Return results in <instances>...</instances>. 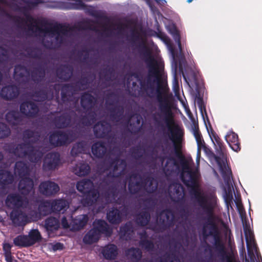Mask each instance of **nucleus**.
<instances>
[{
    "label": "nucleus",
    "mask_w": 262,
    "mask_h": 262,
    "mask_svg": "<svg viewBox=\"0 0 262 262\" xmlns=\"http://www.w3.org/2000/svg\"><path fill=\"white\" fill-rule=\"evenodd\" d=\"M142 58L147 66V75L146 78L138 79L140 90L143 93H146L148 97H151V94H152L155 90V84H157L158 86L157 98L159 102V108L161 113L165 116L163 120L166 124L168 129V132H166L164 129H163V139L162 144L159 146L161 148L163 155H156L152 157V159L155 161L159 160L162 165H163L165 160H167L165 167H167L171 161H173L174 165H177V163L175 159L170 155L167 156L170 146L169 140L173 144L176 155L179 156L181 154V150L184 132L179 125L174 124L173 119L168 117L171 113L172 96L166 95L162 97L159 92V89L162 83L164 66L161 64L154 57H142Z\"/></svg>",
    "instance_id": "1"
},
{
    "label": "nucleus",
    "mask_w": 262,
    "mask_h": 262,
    "mask_svg": "<svg viewBox=\"0 0 262 262\" xmlns=\"http://www.w3.org/2000/svg\"><path fill=\"white\" fill-rule=\"evenodd\" d=\"M13 2V5L18 7L16 4L20 3V1H23L26 6L21 7L18 9L20 11L25 17V19L20 17V23H16L15 20L12 19L18 27H20V24L23 21H25L29 24L27 25L28 29L32 32H39L44 33H49L52 35H56L55 39L59 41L60 43H62L63 37L60 33L63 35H66L68 32V27L61 24H53L50 23L46 18H35L33 17L30 13L29 11L36 7L39 4L44 3V0H10ZM2 3L6 4V0H0ZM17 17L16 16H15ZM19 17V16H18ZM9 20H12L7 18Z\"/></svg>",
    "instance_id": "2"
},
{
    "label": "nucleus",
    "mask_w": 262,
    "mask_h": 262,
    "mask_svg": "<svg viewBox=\"0 0 262 262\" xmlns=\"http://www.w3.org/2000/svg\"><path fill=\"white\" fill-rule=\"evenodd\" d=\"M206 228L207 226L205 225L203 227L202 235L203 239L206 240L209 236H211L213 237L214 239L213 247L207 242L205 243L206 246L205 247L204 252H208L209 253V257L208 261H209L213 259L214 254L212 252V249L213 248L217 252V257L220 258L222 262H232L231 257L227 253L225 245L220 236L219 228L207 232Z\"/></svg>",
    "instance_id": "3"
},
{
    "label": "nucleus",
    "mask_w": 262,
    "mask_h": 262,
    "mask_svg": "<svg viewBox=\"0 0 262 262\" xmlns=\"http://www.w3.org/2000/svg\"><path fill=\"white\" fill-rule=\"evenodd\" d=\"M157 187L156 181L147 172L141 175L139 172H133L129 174L128 188L132 194H135L142 189L152 193L157 190Z\"/></svg>",
    "instance_id": "4"
},
{
    "label": "nucleus",
    "mask_w": 262,
    "mask_h": 262,
    "mask_svg": "<svg viewBox=\"0 0 262 262\" xmlns=\"http://www.w3.org/2000/svg\"><path fill=\"white\" fill-rule=\"evenodd\" d=\"M5 203L8 207L13 209L10 214L13 224L15 226L25 225L28 222V215L20 208L25 209L28 207V198H6Z\"/></svg>",
    "instance_id": "5"
},
{
    "label": "nucleus",
    "mask_w": 262,
    "mask_h": 262,
    "mask_svg": "<svg viewBox=\"0 0 262 262\" xmlns=\"http://www.w3.org/2000/svg\"><path fill=\"white\" fill-rule=\"evenodd\" d=\"M214 157L219 166L220 170L225 182V185L223 187L224 193L223 196H241L240 193L237 190L235 191L232 184V174L231 169L228 166H226L224 162H221V159L219 157L215 155H214Z\"/></svg>",
    "instance_id": "6"
},
{
    "label": "nucleus",
    "mask_w": 262,
    "mask_h": 262,
    "mask_svg": "<svg viewBox=\"0 0 262 262\" xmlns=\"http://www.w3.org/2000/svg\"><path fill=\"white\" fill-rule=\"evenodd\" d=\"M182 170L180 174L182 182L187 187L193 190L199 187L198 179L199 173L198 169H192L185 161L182 162Z\"/></svg>",
    "instance_id": "7"
},
{
    "label": "nucleus",
    "mask_w": 262,
    "mask_h": 262,
    "mask_svg": "<svg viewBox=\"0 0 262 262\" xmlns=\"http://www.w3.org/2000/svg\"><path fill=\"white\" fill-rule=\"evenodd\" d=\"M145 206L143 209L136 215V224L141 227L146 226L150 221V212L152 211L156 206L154 198H144Z\"/></svg>",
    "instance_id": "8"
},
{
    "label": "nucleus",
    "mask_w": 262,
    "mask_h": 262,
    "mask_svg": "<svg viewBox=\"0 0 262 262\" xmlns=\"http://www.w3.org/2000/svg\"><path fill=\"white\" fill-rule=\"evenodd\" d=\"M72 131L55 130L49 137L50 144L53 146L61 147L68 145L73 141Z\"/></svg>",
    "instance_id": "9"
},
{
    "label": "nucleus",
    "mask_w": 262,
    "mask_h": 262,
    "mask_svg": "<svg viewBox=\"0 0 262 262\" xmlns=\"http://www.w3.org/2000/svg\"><path fill=\"white\" fill-rule=\"evenodd\" d=\"M93 131L97 138L106 139L111 142L115 138L112 131L111 125L105 120L100 121L95 124Z\"/></svg>",
    "instance_id": "10"
},
{
    "label": "nucleus",
    "mask_w": 262,
    "mask_h": 262,
    "mask_svg": "<svg viewBox=\"0 0 262 262\" xmlns=\"http://www.w3.org/2000/svg\"><path fill=\"white\" fill-rule=\"evenodd\" d=\"M53 213L51 202L49 201H41L39 202L37 210H32L29 212L28 216L31 221L36 222L42 217Z\"/></svg>",
    "instance_id": "11"
},
{
    "label": "nucleus",
    "mask_w": 262,
    "mask_h": 262,
    "mask_svg": "<svg viewBox=\"0 0 262 262\" xmlns=\"http://www.w3.org/2000/svg\"><path fill=\"white\" fill-rule=\"evenodd\" d=\"M60 163V155L57 152H50L46 155L42 161V170L45 172L57 169Z\"/></svg>",
    "instance_id": "12"
},
{
    "label": "nucleus",
    "mask_w": 262,
    "mask_h": 262,
    "mask_svg": "<svg viewBox=\"0 0 262 262\" xmlns=\"http://www.w3.org/2000/svg\"><path fill=\"white\" fill-rule=\"evenodd\" d=\"M158 222L163 229H167L174 226L175 216L174 212L170 209H165L158 214Z\"/></svg>",
    "instance_id": "13"
},
{
    "label": "nucleus",
    "mask_w": 262,
    "mask_h": 262,
    "mask_svg": "<svg viewBox=\"0 0 262 262\" xmlns=\"http://www.w3.org/2000/svg\"><path fill=\"white\" fill-rule=\"evenodd\" d=\"M58 85L46 83L40 90L36 91L33 97L37 98L36 101L42 102L46 100H51L54 97V92L57 91Z\"/></svg>",
    "instance_id": "14"
},
{
    "label": "nucleus",
    "mask_w": 262,
    "mask_h": 262,
    "mask_svg": "<svg viewBox=\"0 0 262 262\" xmlns=\"http://www.w3.org/2000/svg\"><path fill=\"white\" fill-rule=\"evenodd\" d=\"M110 166L113 168L107 174L108 178H118L124 174L126 167V162L124 159L116 157L112 160Z\"/></svg>",
    "instance_id": "15"
},
{
    "label": "nucleus",
    "mask_w": 262,
    "mask_h": 262,
    "mask_svg": "<svg viewBox=\"0 0 262 262\" xmlns=\"http://www.w3.org/2000/svg\"><path fill=\"white\" fill-rule=\"evenodd\" d=\"M76 116L74 111L69 110L56 117L53 122L57 128H66L71 126L72 118Z\"/></svg>",
    "instance_id": "16"
},
{
    "label": "nucleus",
    "mask_w": 262,
    "mask_h": 262,
    "mask_svg": "<svg viewBox=\"0 0 262 262\" xmlns=\"http://www.w3.org/2000/svg\"><path fill=\"white\" fill-rule=\"evenodd\" d=\"M20 113L28 118H34L38 116L39 107L37 104L32 101H26L20 105Z\"/></svg>",
    "instance_id": "17"
},
{
    "label": "nucleus",
    "mask_w": 262,
    "mask_h": 262,
    "mask_svg": "<svg viewBox=\"0 0 262 262\" xmlns=\"http://www.w3.org/2000/svg\"><path fill=\"white\" fill-rule=\"evenodd\" d=\"M39 191L46 196H50L58 193L60 188L57 184L51 181H45L40 183Z\"/></svg>",
    "instance_id": "18"
},
{
    "label": "nucleus",
    "mask_w": 262,
    "mask_h": 262,
    "mask_svg": "<svg viewBox=\"0 0 262 262\" xmlns=\"http://www.w3.org/2000/svg\"><path fill=\"white\" fill-rule=\"evenodd\" d=\"M19 92L18 86L15 84H9L2 88L0 95L3 99L11 101L17 98Z\"/></svg>",
    "instance_id": "19"
},
{
    "label": "nucleus",
    "mask_w": 262,
    "mask_h": 262,
    "mask_svg": "<svg viewBox=\"0 0 262 262\" xmlns=\"http://www.w3.org/2000/svg\"><path fill=\"white\" fill-rule=\"evenodd\" d=\"M97 99L88 92L82 93L80 97V105L85 112H91L95 106Z\"/></svg>",
    "instance_id": "20"
},
{
    "label": "nucleus",
    "mask_w": 262,
    "mask_h": 262,
    "mask_svg": "<svg viewBox=\"0 0 262 262\" xmlns=\"http://www.w3.org/2000/svg\"><path fill=\"white\" fill-rule=\"evenodd\" d=\"M171 34H172L174 41L177 43L178 48L180 51V54L178 56L179 59V68L180 71L183 72V66L186 63V59L184 54L182 53V47L181 41V36L179 31L176 27H174L171 30Z\"/></svg>",
    "instance_id": "21"
},
{
    "label": "nucleus",
    "mask_w": 262,
    "mask_h": 262,
    "mask_svg": "<svg viewBox=\"0 0 262 262\" xmlns=\"http://www.w3.org/2000/svg\"><path fill=\"white\" fill-rule=\"evenodd\" d=\"M243 228L248 248V254L250 256L251 259L254 260V254L253 251H250L249 250L250 245L253 244L254 249L256 251L257 250V247L254 243L255 242L254 235L250 229L249 225L247 224V223H245L243 224Z\"/></svg>",
    "instance_id": "22"
},
{
    "label": "nucleus",
    "mask_w": 262,
    "mask_h": 262,
    "mask_svg": "<svg viewBox=\"0 0 262 262\" xmlns=\"http://www.w3.org/2000/svg\"><path fill=\"white\" fill-rule=\"evenodd\" d=\"M94 185L93 182L89 179L83 180L78 182L76 184L77 189L83 194V196H100L99 195L97 196L96 194L90 195V193L93 189Z\"/></svg>",
    "instance_id": "23"
},
{
    "label": "nucleus",
    "mask_w": 262,
    "mask_h": 262,
    "mask_svg": "<svg viewBox=\"0 0 262 262\" xmlns=\"http://www.w3.org/2000/svg\"><path fill=\"white\" fill-rule=\"evenodd\" d=\"M94 230L101 236L102 234H105L107 236H110L112 233V230L108 224L103 220H96L93 223Z\"/></svg>",
    "instance_id": "24"
},
{
    "label": "nucleus",
    "mask_w": 262,
    "mask_h": 262,
    "mask_svg": "<svg viewBox=\"0 0 262 262\" xmlns=\"http://www.w3.org/2000/svg\"><path fill=\"white\" fill-rule=\"evenodd\" d=\"M119 250L117 246L114 244L105 245L102 251L104 258L106 260H115L118 255Z\"/></svg>",
    "instance_id": "25"
},
{
    "label": "nucleus",
    "mask_w": 262,
    "mask_h": 262,
    "mask_svg": "<svg viewBox=\"0 0 262 262\" xmlns=\"http://www.w3.org/2000/svg\"><path fill=\"white\" fill-rule=\"evenodd\" d=\"M33 186V180L29 177H25L21 178L18 183V189L19 192L25 196L31 191Z\"/></svg>",
    "instance_id": "26"
},
{
    "label": "nucleus",
    "mask_w": 262,
    "mask_h": 262,
    "mask_svg": "<svg viewBox=\"0 0 262 262\" xmlns=\"http://www.w3.org/2000/svg\"><path fill=\"white\" fill-rule=\"evenodd\" d=\"M14 181L12 172L5 169H0V190L5 189Z\"/></svg>",
    "instance_id": "27"
},
{
    "label": "nucleus",
    "mask_w": 262,
    "mask_h": 262,
    "mask_svg": "<svg viewBox=\"0 0 262 262\" xmlns=\"http://www.w3.org/2000/svg\"><path fill=\"white\" fill-rule=\"evenodd\" d=\"M225 139L233 150L238 152L241 150V144L238 136L232 130L228 132L225 136Z\"/></svg>",
    "instance_id": "28"
},
{
    "label": "nucleus",
    "mask_w": 262,
    "mask_h": 262,
    "mask_svg": "<svg viewBox=\"0 0 262 262\" xmlns=\"http://www.w3.org/2000/svg\"><path fill=\"white\" fill-rule=\"evenodd\" d=\"M53 213H64L69 207V202L61 198L51 202Z\"/></svg>",
    "instance_id": "29"
},
{
    "label": "nucleus",
    "mask_w": 262,
    "mask_h": 262,
    "mask_svg": "<svg viewBox=\"0 0 262 262\" xmlns=\"http://www.w3.org/2000/svg\"><path fill=\"white\" fill-rule=\"evenodd\" d=\"M73 72V68L69 64H63L57 70L58 77L63 81H68L71 78Z\"/></svg>",
    "instance_id": "30"
},
{
    "label": "nucleus",
    "mask_w": 262,
    "mask_h": 262,
    "mask_svg": "<svg viewBox=\"0 0 262 262\" xmlns=\"http://www.w3.org/2000/svg\"><path fill=\"white\" fill-rule=\"evenodd\" d=\"M31 145L32 143L29 141L18 144L13 149L12 152L20 158L27 157Z\"/></svg>",
    "instance_id": "31"
},
{
    "label": "nucleus",
    "mask_w": 262,
    "mask_h": 262,
    "mask_svg": "<svg viewBox=\"0 0 262 262\" xmlns=\"http://www.w3.org/2000/svg\"><path fill=\"white\" fill-rule=\"evenodd\" d=\"M107 148L103 141H98L92 146V152L97 158H102L106 154Z\"/></svg>",
    "instance_id": "32"
},
{
    "label": "nucleus",
    "mask_w": 262,
    "mask_h": 262,
    "mask_svg": "<svg viewBox=\"0 0 262 262\" xmlns=\"http://www.w3.org/2000/svg\"><path fill=\"white\" fill-rule=\"evenodd\" d=\"M77 89L72 84H64L61 89V99L63 103L68 102L72 97L73 92Z\"/></svg>",
    "instance_id": "33"
},
{
    "label": "nucleus",
    "mask_w": 262,
    "mask_h": 262,
    "mask_svg": "<svg viewBox=\"0 0 262 262\" xmlns=\"http://www.w3.org/2000/svg\"><path fill=\"white\" fill-rule=\"evenodd\" d=\"M70 217L72 219L71 223L72 229L76 231L82 229L86 225L88 221V216L86 214L78 215L74 219H73L72 215Z\"/></svg>",
    "instance_id": "34"
},
{
    "label": "nucleus",
    "mask_w": 262,
    "mask_h": 262,
    "mask_svg": "<svg viewBox=\"0 0 262 262\" xmlns=\"http://www.w3.org/2000/svg\"><path fill=\"white\" fill-rule=\"evenodd\" d=\"M6 121L12 125H17L23 120L19 113L16 111L12 110L8 112L5 116Z\"/></svg>",
    "instance_id": "35"
},
{
    "label": "nucleus",
    "mask_w": 262,
    "mask_h": 262,
    "mask_svg": "<svg viewBox=\"0 0 262 262\" xmlns=\"http://www.w3.org/2000/svg\"><path fill=\"white\" fill-rule=\"evenodd\" d=\"M193 134L195 137L198 145V157L199 158L201 155V149L203 148L206 151L207 147L205 146V143L203 139L202 134L199 130L198 125H194L193 128Z\"/></svg>",
    "instance_id": "36"
},
{
    "label": "nucleus",
    "mask_w": 262,
    "mask_h": 262,
    "mask_svg": "<svg viewBox=\"0 0 262 262\" xmlns=\"http://www.w3.org/2000/svg\"><path fill=\"white\" fill-rule=\"evenodd\" d=\"M107 219L112 224H118L122 221V213L118 209L112 208L106 214Z\"/></svg>",
    "instance_id": "37"
},
{
    "label": "nucleus",
    "mask_w": 262,
    "mask_h": 262,
    "mask_svg": "<svg viewBox=\"0 0 262 262\" xmlns=\"http://www.w3.org/2000/svg\"><path fill=\"white\" fill-rule=\"evenodd\" d=\"M45 75V69L41 65L34 68L31 71V78L35 83H38L42 81L44 79Z\"/></svg>",
    "instance_id": "38"
},
{
    "label": "nucleus",
    "mask_w": 262,
    "mask_h": 262,
    "mask_svg": "<svg viewBox=\"0 0 262 262\" xmlns=\"http://www.w3.org/2000/svg\"><path fill=\"white\" fill-rule=\"evenodd\" d=\"M28 74L29 71L24 66L19 64L15 67L14 77L16 80L19 82L25 81Z\"/></svg>",
    "instance_id": "39"
},
{
    "label": "nucleus",
    "mask_w": 262,
    "mask_h": 262,
    "mask_svg": "<svg viewBox=\"0 0 262 262\" xmlns=\"http://www.w3.org/2000/svg\"><path fill=\"white\" fill-rule=\"evenodd\" d=\"M100 237L99 234L92 228L84 236L83 242L87 245H92L97 243Z\"/></svg>",
    "instance_id": "40"
},
{
    "label": "nucleus",
    "mask_w": 262,
    "mask_h": 262,
    "mask_svg": "<svg viewBox=\"0 0 262 262\" xmlns=\"http://www.w3.org/2000/svg\"><path fill=\"white\" fill-rule=\"evenodd\" d=\"M44 223L45 228L49 232H53L56 231L60 227V224L58 220L53 216H50L47 218L45 220Z\"/></svg>",
    "instance_id": "41"
},
{
    "label": "nucleus",
    "mask_w": 262,
    "mask_h": 262,
    "mask_svg": "<svg viewBox=\"0 0 262 262\" xmlns=\"http://www.w3.org/2000/svg\"><path fill=\"white\" fill-rule=\"evenodd\" d=\"M109 111L110 118L112 121L118 122L122 119L124 112V108L122 106H113L110 108Z\"/></svg>",
    "instance_id": "42"
},
{
    "label": "nucleus",
    "mask_w": 262,
    "mask_h": 262,
    "mask_svg": "<svg viewBox=\"0 0 262 262\" xmlns=\"http://www.w3.org/2000/svg\"><path fill=\"white\" fill-rule=\"evenodd\" d=\"M15 173L20 178L29 175V169L27 164L23 161H17L15 164Z\"/></svg>",
    "instance_id": "43"
},
{
    "label": "nucleus",
    "mask_w": 262,
    "mask_h": 262,
    "mask_svg": "<svg viewBox=\"0 0 262 262\" xmlns=\"http://www.w3.org/2000/svg\"><path fill=\"white\" fill-rule=\"evenodd\" d=\"M29 57L41 60L42 58V52L41 48L37 47H27L25 50Z\"/></svg>",
    "instance_id": "44"
},
{
    "label": "nucleus",
    "mask_w": 262,
    "mask_h": 262,
    "mask_svg": "<svg viewBox=\"0 0 262 262\" xmlns=\"http://www.w3.org/2000/svg\"><path fill=\"white\" fill-rule=\"evenodd\" d=\"M42 155V152L35 148L32 144L27 157L31 162L36 163L41 160Z\"/></svg>",
    "instance_id": "45"
},
{
    "label": "nucleus",
    "mask_w": 262,
    "mask_h": 262,
    "mask_svg": "<svg viewBox=\"0 0 262 262\" xmlns=\"http://www.w3.org/2000/svg\"><path fill=\"white\" fill-rule=\"evenodd\" d=\"M91 170L89 165L86 163H79L74 167L73 171L78 176L82 177L88 175Z\"/></svg>",
    "instance_id": "46"
},
{
    "label": "nucleus",
    "mask_w": 262,
    "mask_h": 262,
    "mask_svg": "<svg viewBox=\"0 0 262 262\" xmlns=\"http://www.w3.org/2000/svg\"><path fill=\"white\" fill-rule=\"evenodd\" d=\"M125 255L132 261L138 262L140 260L142 256V253L139 248L131 247L125 251Z\"/></svg>",
    "instance_id": "47"
},
{
    "label": "nucleus",
    "mask_w": 262,
    "mask_h": 262,
    "mask_svg": "<svg viewBox=\"0 0 262 262\" xmlns=\"http://www.w3.org/2000/svg\"><path fill=\"white\" fill-rule=\"evenodd\" d=\"M27 237L29 240L30 246H33L35 243L40 241L42 238L38 229L31 230Z\"/></svg>",
    "instance_id": "48"
},
{
    "label": "nucleus",
    "mask_w": 262,
    "mask_h": 262,
    "mask_svg": "<svg viewBox=\"0 0 262 262\" xmlns=\"http://www.w3.org/2000/svg\"><path fill=\"white\" fill-rule=\"evenodd\" d=\"M39 136L36 135V133L31 129H26L23 133V138L24 142H30L32 144L35 143L39 139Z\"/></svg>",
    "instance_id": "49"
},
{
    "label": "nucleus",
    "mask_w": 262,
    "mask_h": 262,
    "mask_svg": "<svg viewBox=\"0 0 262 262\" xmlns=\"http://www.w3.org/2000/svg\"><path fill=\"white\" fill-rule=\"evenodd\" d=\"M86 112L88 114L81 116L80 119V122L85 126H90L95 119V113L91 112Z\"/></svg>",
    "instance_id": "50"
},
{
    "label": "nucleus",
    "mask_w": 262,
    "mask_h": 262,
    "mask_svg": "<svg viewBox=\"0 0 262 262\" xmlns=\"http://www.w3.org/2000/svg\"><path fill=\"white\" fill-rule=\"evenodd\" d=\"M13 243L15 246L19 247H30L27 235H19L17 236L14 238Z\"/></svg>",
    "instance_id": "51"
},
{
    "label": "nucleus",
    "mask_w": 262,
    "mask_h": 262,
    "mask_svg": "<svg viewBox=\"0 0 262 262\" xmlns=\"http://www.w3.org/2000/svg\"><path fill=\"white\" fill-rule=\"evenodd\" d=\"M120 231L121 236L125 237L127 239L130 238L133 233V227L130 223H126L120 227Z\"/></svg>",
    "instance_id": "52"
},
{
    "label": "nucleus",
    "mask_w": 262,
    "mask_h": 262,
    "mask_svg": "<svg viewBox=\"0 0 262 262\" xmlns=\"http://www.w3.org/2000/svg\"><path fill=\"white\" fill-rule=\"evenodd\" d=\"M206 221L204 224L203 227L207 226L206 231L209 229V231H213L218 229V227L214 222V214L212 215H207L206 218Z\"/></svg>",
    "instance_id": "53"
},
{
    "label": "nucleus",
    "mask_w": 262,
    "mask_h": 262,
    "mask_svg": "<svg viewBox=\"0 0 262 262\" xmlns=\"http://www.w3.org/2000/svg\"><path fill=\"white\" fill-rule=\"evenodd\" d=\"M115 74V69L113 67L106 68L104 69L101 76L103 77L106 81H113Z\"/></svg>",
    "instance_id": "54"
},
{
    "label": "nucleus",
    "mask_w": 262,
    "mask_h": 262,
    "mask_svg": "<svg viewBox=\"0 0 262 262\" xmlns=\"http://www.w3.org/2000/svg\"><path fill=\"white\" fill-rule=\"evenodd\" d=\"M160 262H181L175 253H166L161 259Z\"/></svg>",
    "instance_id": "55"
},
{
    "label": "nucleus",
    "mask_w": 262,
    "mask_h": 262,
    "mask_svg": "<svg viewBox=\"0 0 262 262\" xmlns=\"http://www.w3.org/2000/svg\"><path fill=\"white\" fill-rule=\"evenodd\" d=\"M139 245L142 248L148 252L154 251L155 248L154 242L151 240L148 239L140 240Z\"/></svg>",
    "instance_id": "56"
},
{
    "label": "nucleus",
    "mask_w": 262,
    "mask_h": 262,
    "mask_svg": "<svg viewBox=\"0 0 262 262\" xmlns=\"http://www.w3.org/2000/svg\"><path fill=\"white\" fill-rule=\"evenodd\" d=\"M11 134L9 127L4 123L0 122V139H4Z\"/></svg>",
    "instance_id": "57"
},
{
    "label": "nucleus",
    "mask_w": 262,
    "mask_h": 262,
    "mask_svg": "<svg viewBox=\"0 0 262 262\" xmlns=\"http://www.w3.org/2000/svg\"><path fill=\"white\" fill-rule=\"evenodd\" d=\"M117 100L118 95L114 92H110L106 95L105 103L108 105L113 106L115 102L117 101Z\"/></svg>",
    "instance_id": "58"
},
{
    "label": "nucleus",
    "mask_w": 262,
    "mask_h": 262,
    "mask_svg": "<svg viewBox=\"0 0 262 262\" xmlns=\"http://www.w3.org/2000/svg\"><path fill=\"white\" fill-rule=\"evenodd\" d=\"M89 83L88 78L86 76H82L74 85L76 89L80 90L81 88H82V89H85L89 85Z\"/></svg>",
    "instance_id": "59"
},
{
    "label": "nucleus",
    "mask_w": 262,
    "mask_h": 262,
    "mask_svg": "<svg viewBox=\"0 0 262 262\" xmlns=\"http://www.w3.org/2000/svg\"><path fill=\"white\" fill-rule=\"evenodd\" d=\"M207 129L209 135V136L212 141L214 146L215 144H219L220 143H222L223 141L222 139L219 137L217 134L215 132V131L213 129V128L210 127V129L208 128L207 127Z\"/></svg>",
    "instance_id": "60"
},
{
    "label": "nucleus",
    "mask_w": 262,
    "mask_h": 262,
    "mask_svg": "<svg viewBox=\"0 0 262 262\" xmlns=\"http://www.w3.org/2000/svg\"><path fill=\"white\" fill-rule=\"evenodd\" d=\"M207 129L209 135V136L212 141L214 146L215 144H219L220 143H222L223 141L222 139L219 137L217 134L215 132V131L213 129V128L210 127V129L208 128L207 127Z\"/></svg>",
    "instance_id": "61"
},
{
    "label": "nucleus",
    "mask_w": 262,
    "mask_h": 262,
    "mask_svg": "<svg viewBox=\"0 0 262 262\" xmlns=\"http://www.w3.org/2000/svg\"><path fill=\"white\" fill-rule=\"evenodd\" d=\"M80 203L83 207H90L99 200L100 198H81Z\"/></svg>",
    "instance_id": "62"
},
{
    "label": "nucleus",
    "mask_w": 262,
    "mask_h": 262,
    "mask_svg": "<svg viewBox=\"0 0 262 262\" xmlns=\"http://www.w3.org/2000/svg\"><path fill=\"white\" fill-rule=\"evenodd\" d=\"M178 211L182 219L187 220L190 215V210L187 205L180 206Z\"/></svg>",
    "instance_id": "63"
},
{
    "label": "nucleus",
    "mask_w": 262,
    "mask_h": 262,
    "mask_svg": "<svg viewBox=\"0 0 262 262\" xmlns=\"http://www.w3.org/2000/svg\"><path fill=\"white\" fill-rule=\"evenodd\" d=\"M141 40V37L139 32L135 29L132 31L129 40L132 45H135L136 43Z\"/></svg>",
    "instance_id": "64"
}]
</instances>
